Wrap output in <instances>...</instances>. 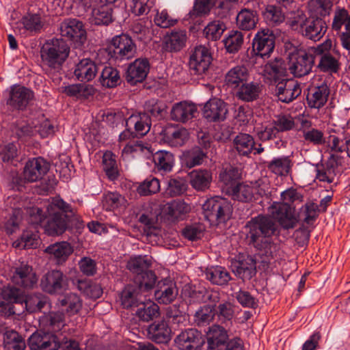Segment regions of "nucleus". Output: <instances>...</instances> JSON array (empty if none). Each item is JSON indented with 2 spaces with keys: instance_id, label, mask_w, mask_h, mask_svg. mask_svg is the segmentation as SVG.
Segmentation results:
<instances>
[{
  "instance_id": "obj_1",
  "label": "nucleus",
  "mask_w": 350,
  "mask_h": 350,
  "mask_svg": "<svg viewBox=\"0 0 350 350\" xmlns=\"http://www.w3.org/2000/svg\"><path fill=\"white\" fill-rule=\"evenodd\" d=\"M42 208L33 207L29 209V214L31 221L36 224H44V230L48 235L62 234L67 228V213H71L70 204L59 197H55L43 202Z\"/></svg>"
},
{
  "instance_id": "obj_2",
  "label": "nucleus",
  "mask_w": 350,
  "mask_h": 350,
  "mask_svg": "<svg viewBox=\"0 0 350 350\" xmlns=\"http://www.w3.org/2000/svg\"><path fill=\"white\" fill-rule=\"evenodd\" d=\"M245 228L247 239L260 251V254L267 258L272 257L277 247L271 240V236L276 230L272 219L259 215L248 221Z\"/></svg>"
},
{
  "instance_id": "obj_3",
  "label": "nucleus",
  "mask_w": 350,
  "mask_h": 350,
  "mask_svg": "<svg viewBox=\"0 0 350 350\" xmlns=\"http://www.w3.org/2000/svg\"><path fill=\"white\" fill-rule=\"evenodd\" d=\"M51 332H35L28 340L31 350H58L59 342L64 338L59 336V332L66 325L65 317L62 312H52L49 317Z\"/></svg>"
},
{
  "instance_id": "obj_4",
  "label": "nucleus",
  "mask_w": 350,
  "mask_h": 350,
  "mask_svg": "<svg viewBox=\"0 0 350 350\" xmlns=\"http://www.w3.org/2000/svg\"><path fill=\"white\" fill-rule=\"evenodd\" d=\"M282 202H273L269 208V213L284 229L293 228L298 219L295 214V208L290 204L302 201V196L297 189L291 187L280 194Z\"/></svg>"
},
{
  "instance_id": "obj_5",
  "label": "nucleus",
  "mask_w": 350,
  "mask_h": 350,
  "mask_svg": "<svg viewBox=\"0 0 350 350\" xmlns=\"http://www.w3.org/2000/svg\"><path fill=\"white\" fill-rule=\"evenodd\" d=\"M269 193V184L267 180L264 179L239 183L228 190V193L232 199L243 202L257 200L260 197L267 196Z\"/></svg>"
},
{
  "instance_id": "obj_6",
  "label": "nucleus",
  "mask_w": 350,
  "mask_h": 350,
  "mask_svg": "<svg viewBox=\"0 0 350 350\" xmlns=\"http://www.w3.org/2000/svg\"><path fill=\"white\" fill-rule=\"evenodd\" d=\"M70 47L59 38L47 40L40 50L42 62L53 68H59L68 57Z\"/></svg>"
},
{
  "instance_id": "obj_7",
  "label": "nucleus",
  "mask_w": 350,
  "mask_h": 350,
  "mask_svg": "<svg viewBox=\"0 0 350 350\" xmlns=\"http://www.w3.org/2000/svg\"><path fill=\"white\" fill-rule=\"evenodd\" d=\"M202 211L204 217L211 225H217L230 218L232 207L228 200L215 196L207 199L203 203Z\"/></svg>"
},
{
  "instance_id": "obj_8",
  "label": "nucleus",
  "mask_w": 350,
  "mask_h": 350,
  "mask_svg": "<svg viewBox=\"0 0 350 350\" xmlns=\"http://www.w3.org/2000/svg\"><path fill=\"white\" fill-rule=\"evenodd\" d=\"M288 70L296 77H301L310 72L314 59L306 49H295L288 53Z\"/></svg>"
},
{
  "instance_id": "obj_9",
  "label": "nucleus",
  "mask_w": 350,
  "mask_h": 350,
  "mask_svg": "<svg viewBox=\"0 0 350 350\" xmlns=\"http://www.w3.org/2000/svg\"><path fill=\"white\" fill-rule=\"evenodd\" d=\"M332 27L334 31L340 32V44L350 53V14L346 9L338 8L335 10Z\"/></svg>"
},
{
  "instance_id": "obj_10",
  "label": "nucleus",
  "mask_w": 350,
  "mask_h": 350,
  "mask_svg": "<svg viewBox=\"0 0 350 350\" xmlns=\"http://www.w3.org/2000/svg\"><path fill=\"white\" fill-rule=\"evenodd\" d=\"M62 37L78 44H82L86 40V31L82 22L76 18L65 19L59 26Z\"/></svg>"
},
{
  "instance_id": "obj_11",
  "label": "nucleus",
  "mask_w": 350,
  "mask_h": 350,
  "mask_svg": "<svg viewBox=\"0 0 350 350\" xmlns=\"http://www.w3.org/2000/svg\"><path fill=\"white\" fill-rule=\"evenodd\" d=\"M68 280L66 275L59 270L47 272L42 278V289L50 294H59L68 288Z\"/></svg>"
},
{
  "instance_id": "obj_12",
  "label": "nucleus",
  "mask_w": 350,
  "mask_h": 350,
  "mask_svg": "<svg viewBox=\"0 0 350 350\" xmlns=\"http://www.w3.org/2000/svg\"><path fill=\"white\" fill-rule=\"evenodd\" d=\"M211 59L209 49L204 46H198L190 55L189 68L196 75H202L207 71Z\"/></svg>"
},
{
  "instance_id": "obj_13",
  "label": "nucleus",
  "mask_w": 350,
  "mask_h": 350,
  "mask_svg": "<svg viewBox=\"0 0 350 350\" xmlns=\"http://www.w3.org/2000/svg\"><path fill=\"white\" fill-rule=\"evenodd\" d=\"M314 88L308 95V105L312 108L319 109L327 100L329 94V86L325 79L321 76H316L313 81Z\"/></svg>"
},
{
  "instance_id": "obj_14",
  "label": "nucleus",
  "mask_w": 350,
  "mask_h": 350,
  "mask_svg": "<svg viewBox=\"0 0 350 350\" xmlns=\"http://www.w3.org/2000/svg\"><path fill=\"white\" fill-rule=\"evenodd\" d=\"M253 49L262 58L269 57L273 52L275 42L274 36L269 29L258 31L253 39Z\"/></svg>"
},
{
  "instance_id": "obj_15",
  "label": "nucleus",
  "mask_w": 350,
  "mask_h": 350,
  "mask_svg": "<svg viewBox=\"0 0 350 350\" xmlns=\"http://www.w3.org/2000/svg\"><path fill=\"white\" fill-rule=\"evenodd\" d=\"M113 55L116 59L124 60L134 57L136 46L132 39L126 34L116 36L111 40Z\"/></svg>"
},
{
  "instance_id": "obj_16",
  "label": "nucleus",
  "mask_w": 350,
  "mask_h": 350,
  "mask_svg": "<svg viewBox=\"0 0 350 350\" xmlns=\"http://www.w3.org/2000/svg\"><path fill=\"white\" fill-rule=\"evenodd\" d=\"M175 343L180 350H198L204 343L202 334L196 329H187L175 338Z\"/></svg>"
},
{
  "instance_id": "obj_17",
  "label": "nucleus",
  "mask_w": 350,
  "mask_h": 350,
  "mask_svg": "<svg viewBox=\"0 0 350 350\" xmlns=\"http://www.w3.org/2000/svg\"><path fill=\"white\" fill-rule=\"evenodd\" d=\"M7 104L10 107L18 109H25L33 98V92L22 85H14L8 91Z\"/></svg>"
},
{
  "instance_id": "obj_18",
  "label": "nucleus",
  "mask_w": 350,
  "mask_h": 350,
  "mask_svg": "<svg viewBox=\"0 0 350 350\" xmlns=\"http://www.w3.org/2000/svg\"><path fill=\"white\" fill-rule=\"evenodd\" d=\"M49 170V164L43 158L38 157L29 159L23 170V178L28 182H36Z\"/></svg>"
},
{
  "instance_id": "obj_19",
  "label": "nucleus",
  "mask_w": 350,
  "mask_h": 350,
  "mask_svg": "<svg viewBox=\"0 0 350 350\" xmlns=\"http://www.w3.org/2000/svg\"><path fill=\"white\" fill-rule=\"evenodd\" d=\"M43 26L40 14L27 13L16 22L12 27L14 32L22 36H27L29 33H37Z\"/></svg>"
},
{
  "instance_id": "obj_20",
  "label": "nucleus",
  "mask_w": 350,
  "mask_h": 350,
  "mask_svg": "<svg viewBox=\"0 0 350 350\" xmlns=\"http://www.w3.org/2000/svg\"><path fill=\"white\" fill-rule=\"evenodd\" d=\"M150 69V64L146 58H138L130 64L126 72L128 83L135 85L142 82L146 77Z\"/></svg>"
},
{
  "instance_id": "obj_21",
  "label": "nucleus",
  "mask_w": 350,
  "mask_h": 350,
  "mask_svg": "<svg viewBox=\"0 0 350 350\" xmlns=\"http://www.w3.org/2000/svg\"><path fill=\"white\" fill-rule=\"evenodd\" d=\"M233 148L241 156H248L250 153L260 154L264 148L259 144L255 147L253 137L247 133H239L233 139Z\"/></svg>"
},
{
  "instance_id": "obj_22",
  "label": "nucleus",
  "mask_w": 350,
  "mask_h": 350,
  "mask_svg": "<svg viewBox=\"0 0 350 350\" xmlns=\"http://www.w3.org/2000/svg\"><path fill=\"white\" fill-rule=\"evenodd\" d=\"M276 95L280 100L289 103L301 92L299 84L293 79L282 80L276 86Z\"/></svg>"
},
{
  "instance_id": "obj_23",
  "label": "nucleus",
  "mask_w": 350,
  "mask_h": 350,
  "mask_svg": "<svg viewBox=\"0 0 350 350\" xmlns=\"http://www.w3.org/2000/svg\"><path fill=\"white\" fill-rule=\"evenodd\" d=\"M227 112L226 104L217 98L208 100L203 109V116L209 121L224 120Z\"/></svg>"
},
{
  "instance_id": "obj_24",
  "label": "nucleus",
  "mask_w": 350,
  "mask_h": 350,
  "mask_svg": "<svg viewBox=\"0 0 350 350\" xmlns=\"http://www.w3.org/2000/svg\"><path fill=\"white\" fill-rule=\"evenodd\" d=\"M73 251V247L67 241L57 242L44 249V252L49 258L55 260L58 265L65 262Z\"/></svg>"
},
{
  "instance_id": "obj_25",
  "label": "nucleus",
  "mask_w": 350,
  "mask_h": 350,
  "mask_svg": "<svg viewBox=\"0 0 350 350\" xmlns=\"http://www.w3.org/2000/svg\"><path fill=\"white\" fill-rule=\"evenodd\" d=\"M327 31V25L320 18H309L300 30L305 37L317 41L319 40Z\"/></svg>"
},
{
  "instance_id": "obj_26",
  "label": "nucleus",
  "mask_w": 350,
  "mask_h": 350,
  "mask_svg": "<svg viewBox=\"0 0 350 350\" xmlns=\"http://www.w3.org/2000/svg\"><path fill=\"white\" fill-rule=\"evenodd\" d=\"M38 278L31 267L21 265L15 269L12 276V282L23 288H31L37 282Z\"/></svg>"
},
{
  "instance_id": "obj_27",
  "label": "nucleus",
  "mask_w": 350,
  "mask_h": 350,
  "mask_svg": "<svg viewBox=\"0 0 350 350\" xmlns=\"http://www.w3.org/2000/svg\"><path fill=\"white\" fill-rule=\"evenodd\" d=\"M197 112L198 109L196 105L182 101L173 105L170 111V117L174 121L185 123L194 118Z\"/></svg>"
},
{
  "instance_id": "obj_28",
  "label": "nucleus",
  "mask_w": 350,
  "mask_h": 350,
  "mask_svg": "<svg viewBox=\"0 0 350 350\" xmlns=\"http://www.w3.org/2000/svg\"><path fill=\"white\" fill-rule=\"evenodd\" d=\"M178 295V289L175 283L165 280L157 284V288L154 292L156 300L162 304H169L174 301Z\"/></svg>"
},
{
  "instance_id": "obj_29",
  "label": "nucleus",
  "mask_w": 350,
  "mask_h": 350,
  "mask_svg": "<svg viewBox=\"0 0 350 350\" xmlns=\"http://www.w3.org/2000/svg\"><path fill=\"white\" fill-rule=\"evenodd\" d=\"M186 40L185 31L173 30L165 36L162 49L167 52H178L185 46Z\"/></svg>"
},
{
  "instance_id": "obj_30",
  "label": "nucleus",
  "mask_w": 350,
  "mask_h": 350,
  "mask_svg": "<svg viewBox=\"0 0 350 350\" xmlns=\"http://www.w3.org/2000/svg\"><path fill=\"white\" fill-rule=\"evenodd\" d=\"M59 90L68 96L81 100L88 99L95 93V88L92 85L84 83L62 85L59 87Z\"/></svg>"
},
{
  "instance_id": "obj_31",
  "label": "nucleus",
  "mask_w": 350,
  "mask_h": 350,
  "mask_svg": "<svg viewBox=\"0 0 350 350\" xmlns=\"http://www.w3.org/2000/svg\"><path fill=\"white\" fill-rule=\"evenodd\" d=\"M256 264L252 256H243L234 262L233 271L243 280H250L256 274Z\"/></svg>"
},
{
  "instance_id": "obj_32",
  "label": "nucleus",
  "mask_w": 350,
  "mask_h": 350,
  "mask_svg": "<svg viewBox=\"0 0 350 350\" xmlns=\"http://www.w3.org/2000/svg\"><path fill=\"white\" fill-rule=\"evenodd\" d=\"M228 331L221 325L213 324L206 331L208 348L215 350L219 346L226 344L228 339Z\"/></svg>"
},
{
  "instance_id": "obj_33",
  "label": "nucleus",
  "mask_w": 350,
  "mask_h": 350,
  "mask_svg": "<svg viewBox=\"0 0 350 350\" xmlns=\"http://www.w3.org/2000/svg\"><path fill=\"white\" fill-rule=\"evenodd\" d=\"M98 72V67L95 62L90 59H83L75 66V76L79 81H92Z\"/></svg>"
},
{
  "instance_id": "obj_34",
  "label": "nucleus",
  "mask_w": 350,
  "mask_h": 350,
  "mask_svg": "<svg viewBox=\"0 0 350 350\" xmlns=\"http://www.w3.org/2000/svg\"><path fill=\"white\" fill-rule=\"evenodd\" d=\"M148 333L150 338L157 343L167 342L172 336V330L165 321L149 325Z\"/></svg>"
},
{
  "instance_id": "obj_35",
  "label": "nucleus",
  "mask_w": 350,
  "mask_h": 350,
  "mask_svg": "<svg viewBox=\"0 0 350 350\" xmlns=\"http://www.w3.org/2000/svg\"><path fill=\"white\" fill-rule=\"evenodd\" d=\"M188 176L191 186L199 191L208 189L212 181V174L207 170H194Z\"/></svg>"
},
{
  "instance_id": "obj_36",
  "label": "nucleus",
  "mask_w": 350,
  "mask_h": 350,
  "mask_svg": "<svg viewBox=\"0 0 350 350\" xmlns=\"http://www.w3.org/2000/svg\"><path fill=\"white\" fill-rule=\"evenodd\" d=\"M142 291L134 284L126 285L120 295L122 306L125 308L136 307L142 300Z\"/></svg>"
},
{
  "instance_id": "obj_37",
  "label": "nucleus",
  "mask_w": 350,
  "mask_h": 350,
  "mask_svg": "<svg viewBox=\"0 0 350 350\" xmlns=\"http://www.w3.org/2000/svg\"><path fill=\"white\" fill-rule=\"evenodd\" d=\"M112 5L99 2L92 9L91 23L96 25H108L112 21Z\"/></svg>"
},
{
  "instance_id": "obj_38",
  "label": "nucleus",
  "mask_w": 350,
  "mask_h": 350,
  "mask_svg": "<svg viewBox=\"0 0 350 350\" xmlns=\"http://www.w3.org/2000/svg\"><path fill=\"white\" fill-rule=\"evenodd\" d=\"M127 127L135 128L136 135H145L150 129V120L146 113H137L131 115L126 122Z\"/></svg>"
},
{
  "instance_id": "obj_39",
  "label": "nucleus",
  "mask_w": 350,
  "mask_h": 350,
  "mask_svg": "<svg viewBox=\"0 0 350 350\" xmlns=\"http://www.w3.org/2000/svg\"><path fill=\"white\" fill-rule=\"evenodd\" d=\"M249 72L245 66H237L232 68L226 75V84L232 88H238L247 81Z\"/></svg>"
},
{
  "instance_id": "obj_40",
  "label": "nucleus",
  "mask_w": 350,
  "mask_h": 350,
  "mask_svg": "<svg viewBox=\"0 0 350 350\" xmlns=\"http://www.w3.org/2000/svg\"><path fill=\"white\" fill-rule=\"evenodd\" d=\"M285 72L284 63L282 59L275 58L263 67L262 74L270 82L276 81Z\"/></svg>"
},
{
  "instance_id": "obj_41",
  "label": "nucleus",
  "mask_w": 350,
  "mask_h": 350,
  "mask_svg": "<svg viewBox=\"0 0 350 350\" xmlns=\"http://www.w3.org/2000/svg\"><path fill=\"white\" fill-rule=\"evenodd\" d=\"M261 92V85L258 82H245L239 88L237 92V96L239 99L252 102L256 100Z\"/></svg>"
},
{
  "instance_id": "obj_42",
  "label": "nucleus",
  "mask_w": 350,
  "mask_h": 350,
  "mask_svg": "<svg viewBox=\"0 0 350 350\" xmlns=\"http://www.w3.org/2000/svg\"><path fill=\"white\" fill-rule=\"evenodd\" d=\"M154 166L161 173H167L172 171L174 165V155L165 150L157 151L152 156Z\"/></svg>"
},
{
  "instance_id": "obj_43",
  "label": "nucleus",
  "mask_w": 350,
  "mask_h": 350,
  "mask_svg": "<svg viewBox=\"0 0 350 350\" xmlns=\"http://www.w3.org/2000/svg\"><path fill=\"white\" fill-rule=\"evenodd\" d=\"M206 153L198 146L185 150L180 157V161L183 165L188 168H192L202 163Z\"/></svg>"
},
{
  "instance_id": "obj_44",
  "label": "nucleus",
  "mask_w": 350,
  "mask_h": 350,
  "mask_svg": "<svg viewBox=\"0 0 350 350\" xmlns=\"http://www.w3.org/2000/svg\"><path fill=\"white\" fill-rule=\"evenodd\" d=\"M191 210V206L184 201L176 200L167 203L163 211L173 219H183Z\"/></svg>"
},
{
  "instance_id": "obj_45",
  "label": "nucleus",
  "mask_w": 350,
  "mask_h": 350,
  "mask_svg": "<svg viewBox=\"0 0 350 350\" xmlns=\"http://www.w3.org/2000/svg\"><path fill=\"white\" fill-rule=\"evenodd\" d=\"M102 204L107 211H120L125 208L126 200L118 192H107L103 196Z\"/></svg>"
},
{
  "instance_id": "obj_46",
  "label": "nucleus",
  "mask_w": 350,
  "mask_h": 350,
  "mask_svg": "<svg viewBox=\"0 0 350 350\" xmlns=\"http://www.w3.org/2000/svg\"><path fill=\"white\" fill-rule=\"evenodd\" d=\"M236 20L239 29L250 31L256 27L258 18L255 11L244 8L238 13Z\"/></svg>"
},
{
  "instance_id": "obj_47",
  "label": "nucleus",
  "mask_w": 350,
  "mask_h": 350,
  "mask_svg": "<svg viewBox=\"0 0 350 350\" xmlns=\"http://www.w3.org/2000/svg\"><path fill=\"white\" fill-rule=\"evenodd\" d=\"M136 307V315L144 321H150L157 317L159 314V306L152 301L145 302L142 300Z\"/></svg>"
},
{
  "instance_id": "obj_48",
  "label": "nucleus",
  "mask_w": 350,
  "mask_h": 350,
  "mask_svg": "<svg viewBox=\"0 0 350 350\" xmlns=\"http://www.w3.org/2000/svg\"><path fill=\"white\" fill-rule=\"evenodd\" d=\"M286 18L288 25L295 31H300L308 20L304 12L297 7L296 3L294 7L286 10Z\"/></svg>"
},
{
  "instance_id": "obj_49",
  "label": "nucleus",
  "mask_w": 350,
  "mask_h": 350,
  "mask_svg": "<svg viewBox=\"0 0 350 350\" xmlns=\"http://www.w3.org/2000/svg\"><path fill=\"white\" fill-rule=\"evenodd\" d=\"M150 149L148 146H145L142 142L137 139L129 141L122 150V157L125 159L134 158L138 156L149 154Z\"/></svg>"
},
{
  "instance_id": "obj_50",
  "label": "nucleus",
  "mask_w": 350,
  "mask_h": 350,
  "mask_svg": "<svg viewBox=\"0 0 350 350\" xmlns=\"http://www.w3.org/2000/svg\"><path fill=\"white\" fill-rule=\"evenodd\" d=\"M59 303L61 306L63 307V310L66 311L69 317L77 314L82 308L81 299L75 293L66 295L59 299Z\"/></svg>"
},
{
  "instance_id": "obj_51",
  "label": "nucleus",
  "mask_w": 350,
  "mask_h": 350,
  "mask_svg": "<svg viewBox=\"0 0 350 350\" xmlns=\"http://www.w3.org/2000/svg\"><path fill=\"white\" fill-rule=\"evenodd\" d=\"M334 154H332V158L329 159L326 165L323 164L317 165L316 178L319 181L328 183L333 182L335 176L334 167L335 165H337V162L334 161Z\"/></svg>"
},
{
  "instance_id": "obj_52",
  "label": "nucleus",
  "mask_w": 350,
  "mask_h": 350,
  "mask_svg": "<svg viewBox=\"0 0 350 350\" xmlns=\"http://www.w3.org/2000/svg\"><path fill=\"white\" fill-rule=\"evenodd\" d=\"M3 346L5 350H25L26 343L17 332L9 330L4 334Z\"/></svg>"
},
{
  "instance_id": "obj_53",
  "label": "nucleus",
  "mask_w": 350,
  "mask_h": 350,
  "mask_svg": "<svg viewBox=\"0 0 350 350\" xmlns=\"http://www.w3.org/2000/svg\"><path fill=\"white\" fill-rule=\"evenodd\" d=\"M206 278L211 283L217 285H225L230 280L229 273L226 269L220 266L212 267L207 269Z\"/></svg>"
},
{
  "instance_id": "obj_54",
  "label": "nucleus",
  "mask_w": 350,
  "mask_h": 350,
  "mask_svg": "<svg viewBox=\"0 0 350 350\" xmlns=\"http://www.w3.org/2000/svg\"><path fill=\"white\" fill-rule=\"evenodd\" d=\"M263 16L269 25H277L284 21L286 13L280 6L268 5L263 12Z\"/></svg>"
},
{
  "instance_id": "obj_55",
  "label": "nucleus",
  "mask_w": 350,
  "mask_h": 350,
  "mask_svg": "<svg viewBox=\"0 0 350 350\" xmlns=\"http://www.w3.org/2000/svg\"><path fill=\"white\" fill-rule=\"evenodd\" d=\"M103 86L109 88H115L120 83L119 71L111 66H105L101 72L100 78Z\"/></svg>"
},
{
  "instance_id": "obj_56",
  "label": "nucleus",
  "mask_w": 350,
  "mask_h": 350,
  "mask_svg": "<svg viewBox=\"0 0 350 350\" xmlns=\"http://www.w3.org/2000/svg\"><path fill=\"white\" fill-rule=\"evenodd\" d=\"M157 277L152 271H145L141 274L135 275L133 284L142 292L152 289L156 283Z\"/></svg>"
},
{
  "instance_id": "obj_57",
  "label": "nucleus",
  "mask_w": 350,
  "mask_h": 350,
  "mask_svg": "<svg viewBox=\"0 0 350 350\" xmlns=\"http://www.w3.org/2000/svg\"><path fill=\"white\" fill-rule=\"evenodd\" d=\"M152 258L149 256H138L131 258L128 263L127 268L132 273L138 275L144 272L151 266Z\"/></svg>"
},
{
  "instance_id": "obj_58",
  "label": "nucleus",
  "mask_w": 350,
  "mask_h": 350,
  "mask_svg": "<svg viewBox=\"0 0 350 350\" xmlns=\"http://www.w3.org/2000/svg\"><path fill=\"white\" fill-rule=\"evenodd\" d=\"M23 304L24 308L29 312H36L41 311L49 304V300L47 297L41 294H35L27 297L25 295Z\"/></svg>"
},
{
  "instance_id": "obj_59",
  "label": "nucleus",
  "mask_w": 350,
  "mask_h": 350,
  "mask_svg": "<svg viewBox=\"0 0 350 350\" xmlns=\"http://www.w3.org/2000/svg\"><path fill=\"white\" fill-rule=\"evenodd\" d=\"M224 42L228 52L236 53L243 43V34L238 30H232L228 33Z\"/></svg>"
},
{
  "instance_id": "obj_60",
  "label": "nucleus",
  "mask_w": 350,
  "mask_h": 350,
  "mask_svg": "<svg viewBox=\"0 0 350 350\" xmlns=\"http://www.w3.org/2000/svg\"><path fill=\"white\" fill-rule=\"evenodd\" d=\"M219 299V295L217 292L210 291L205 288H199L193 290L189 294V303H202L210 300L217 301Z\"/></svg>"
},
{
  "instance_id": "obj_61",
  "label": "nucleus",
  "mask_w": 350,
  "mask_h": 350,
  "mask_svg": "<svg viewBox=\"0 0 350 350\" xmlns=\"http://www.w3.org/2000/svg\"><path fill=\"white\" fill-rule=\"evenodd\" d=\"M189 138L188 131L183 128H177L166 133V140L170 146L178 147L185 144Z\"/></svg>"
},
{
  "instance_id": "obj_62",
  "label": "nucleus",
  "mask_w": 350,
  "mask_h": 350,
  "mask_svg": "<svg viewBox=\"0 0 350 350\" xmlns=\"http://www.w3.org/2000/svg\"><path fill=\"white\" fill-rule=\"evenodd\" d=\"M340 64L332 54H324L319 57L317 68L322 72L329 74L336 73L339 70Z\"/></svg>"
},
{
  "instance_id": "obj_63",
  "label": "nucleus",
  "mask_w": 350,
  "mask_h": 350,
  "mask_svg": "<svg viewBox=\"0 0 350 350\" xmlns=\"http://www.w3.org/2000/svg\"><path fill=\"white\" fill-rule=\"evenodd\" d=\"M103 170L107 177L113 180L118 176V171L115 155L110 151H107L103 154Z\"/></svg>"
},
{
  "instance_id": "obj_64",
  "label": "nucleus",
  "mask_w": 350,
  "mask_h": 350,
  "mask_svg": "<svg viewBox=\"0 0 350 350\" xmlns=\"http://www.w3.org/2000/svg\"><path fill=\"white\" fill-rule=\"evenodd\" d=\"M156 0H131L129 4L131 12L136 16L147 15L154 6Z\"/></svg>"
}]
</instances>
